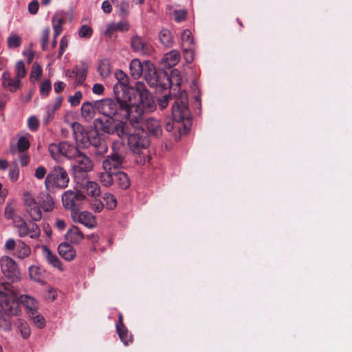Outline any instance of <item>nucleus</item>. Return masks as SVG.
<instances>
[{
  "label": "nucleus",
  "instance_id": "f704fd0d",
  "mask_svg": "<svg viewBox=\"0 0 352 352\" xmlns=\"http://www.w3.org/2000/svg\"><path fill=\"white\" fill-rule=\"evenodd\" d=\"M16 204L15 201H10L7 202L5 210H4V216L7 219H14L16 217H18L16 214Z\"/></svg>",
  "mask_w": 352,
  "mask_h": 352
},
{
  "label": "nucleus",
  "instance_id": "dca6fc26",
  "mask_svg": "<svg viewBox=\"0 0 352 352\" xmlns=\"http://www.w3.org/2000/svg\"><path fill=\"white\" fill-rule=\"evenodd\" d=\"M131 46L133 52L144 55H150L153 50L151 45L144 38L138 35L131 38Z\"/></svg>",
  "mask_w": 352,
  "mask_h": 352
},
{
  "label": "nucleus",
  "instance_id": "6ab92c4d",
  "mask_svg": "<svg viewBox=\"0 0 352 352\" xmlns=\"http://www.w3.org/2000/svg\"><path fill=\"white\" fill-rule=\"evenodd\" d=\"M1 79L3 87L8 88L11 92L16 91L21 85V81L16 77L12 79L10 73L7 71L3 73Z\"/></svg>",
  "mask_w": 352,
  "mask_h": 352
},
{
  "label": "nucleus",
  "instance_id": "412c9836",
  "mask_svg": "<svg viewBox=\"0 0 352 352\" xmlns=\"http://www.w3.org/2000/svg\"><path fill=\"white\" fill-rule=\"evenodd\" d=\"M113 184L122 190H126L130 187L131 182L126 173L119 171L115 172Z\"/></svg>",
  "mask_w": 352,
  "mask_h": 352
},
{
  "label": "nucleus",
  "instance_id": "864d4df0",
  "mask_svg": "<svg viewBox=\"0 0 352 352\" xmlns=\"http://www.w3.org/2000/svg\"><path fill=\"white\" fill-rule=\"evenodd\" d=\"M50 28H45L42 32L41 37V48L43 51H45L47 47V43L50 36Z\"/></svg>",
  "mask_w": 352,
  "mask_h": 352
},
{
  "label": "nucleus",
  "instance_id": "6e6d98bb",
  "mask_svg": "<svg viewBox=\"0 0 352 352\" xmlns=\"http://www.w3.org/2000/svg\"><path fill=\"white\" fill-rule=\"evenodd\" d=\"M173 16L175 21L179 23L186 19V12L184 10H175Z\"/></svg>",
  "mask_w": 352,
  "mask_h": 352
},
{
  "label": "nucleus",
  "instance_id": "603ef678",
  "mask_svg": "<svg viewBox=\"0 0 352 352\" xmlns=\"http://www.w3.org/2000/svg\"><path fill=\"white\" fill-rule=\"evenodd\" d=\"M19 329L21 333V336L26 339L30 336V329L28 324L25 322H20L19 325Z\"/></svg>",
  "mask_w": 352,
  "mask_h": 352
},
{
  "label": "nucleus",
  "instance_id": "2eb2a0df",
  "mask_svg": "<svg viewBox=\"0 0 352 352\" xmlns=\"http://www.w3.org/2000/svg\"><path fill=\"white\" fill-rule=\"evenodd\" d=\"M113 93L118 102L130 104L134 95V89L129 86L116 83L113 86Z\"/></svg>",
  "mask_w": 352,
  "mask_h": 352
},
{
  "label": "nucleus",
  "instance_id": "9b49d317",
  "mask_svg": "<svg viewBox=\"0 0 352 352\" xmlns=\"http://www.w3.org/2000/svg\"><path fill=\"white\" fill-rule=\"evenodd\" d=\"M48 151L52 157L56 160L60 156L73 160L80 153L76 146L67 141H63L58 144L51 143L48 146Z\"/></svg>",
  "mask_w": 352,
  "mask_h": 352
},
{
  "label": "nucleus",
  "instance_id": "cd10ccee",
  "mask_svg": "<svg viewBox=\"0 0 352 352\" xmlns=\"http://www.w3.org/2000/svg\"><path fill=\"white\" fill-rule=\"evenodd\" d=\"M114 171L104 170L98 173L100 182L105 187H109L114 183Z\"/></svg>",
  "mask_w": 352,
  "mask_h": 352
},
{
  "label": "nucleus",
  "instance_id": "09e8293b",
  "mask_svg": "<svg viewBox=\"0 0 352 352\" xmlns=\"http://www.w3.org/2000/svg\"><path fill=\"white\" fill-rule=\"evenodd\" d=\"M82 98V94L80 91H76L74 96H70L68 98V102L72 107H76L80 103Z\"/></svg>",
  "mask_w": 352,
  "mask_h": 352
},
{
  "label": "nucleus",
  "instance_id": "c9c22d12",
  "mask_svg": "<svg viewBox=\"0 0 352 352\" xmlns=\"http://www.w3.org/2000/svg\"><path fill=\"white\" fill-rule=\"evenodd\" d=\"M98 71L103 78H107L111 74V65L108 59H103L99 62Z\"/></svg>",
  "mask_w": 352,
  "mask_h": 352
},
{
  "label": "nucleus",
  "instance_id": "2f4dec72",
  "mask_svg": "<svg viewBox=\"0 0 352 352\" xmlns=\"http://www.w3.org/2000/svg\"><path fill=\"white\" fill-rule=\"evenodd\" d=\"M30 248L24 242L19 240L16 243L15 254L20 258L28 257L30 254Z\"/></svg>",
  "mask_w": 352,
  "mask_h": 352
},
{
  "label": "nucleus",
  "instance_id": "c85d7f7f",
  "mask_svg": "<svg viewBox=\"0 0 352 352\" xmlns=\"http://www.w3.org/2000/svg\"><path fill=\"white\" fill-rule=\"evenodd\" d=\"M43 254L47 262L53 267L60 269L61 263L59 258L47 247L43 248Z\"/></svg>",
  "mask_w": 352,
  "mask_h": 352
},
{
  "label": "nucleus",
  "instance_id": "a19ab883",
  "mask_svg": "<svg viewBox=\"0 0 352 352\" xmlns=\"http://www.w3.org/2000/svg\"><path fill=\"white\" fill-rule=\"evenodd\" d=\"M115 77L117 80L118 84L122 85L124 86H129V80L128 76L122 70H117L115 72Z\"/></svg>",
  "mask_w": 352,
  "mask_h": 352
},
{
  "label": "nucleus",
  "instance_id": "f3484780",
  "mask_svg": "<svg viewBox=\"0 0 352 352\" xmlns=\"http://www.w3.org/2000/svg\"><path fill=\"white\" fill-rule=\"evenodd\" d=\"M144 124L151 136L160 138L162 135V126L158 120L150 118L146 120H144L142 126Z\"/></svg>",
  "mask_w": 352,
  "mask_h": 352
},
{
  "label": "nucleus",
  "instance_id": "9d476101",
  "mask_svg": "<svg viewBox=\"0 0 352 352\" xmlns=\"http://www.w3.org/2000/svg\"><path fill=\"white\" fill-rule=\"evenodd\" d=\"M113 153L108 155L102 162V168L104 170L119 172L125 161V152L123 145L112 146Z\"/></svg>",
  "mask_w": 352,
  "mask_h": 352
},
{
  "label": "nucleus",
  "instance_id": "72a5a7b5",
  "mask_svg": "<svg viewBox=\"0 0 352 352\" xmlns=\"http://www.w3.org/2000/svg\"><path fill=\"white\" fill-rule=\"evenodd\" d=\"M116 331L120 339L125 345H128L129 343L132 342V336L129 333L125 325L117 327Z\"/></svg>",
  "mask_w": 352,
  "mask_h": 352
},
{
  "label": "nucleus",
  "instance_id": "a211bd4d",
  "mask_svg": "<svg viewBox=\"0 0 352 352\" xmlns=\"http://www.w3.org/2000/svg\"><path fill=\"white\" fill-rule=\"evenodd\" d=\"M75 219H73L74 221H76L88 228H94L96 226V218L89 212L83 211V212H78V213L74 214Z\"/></svg>",
  "mask_w": 352,
  "mask_h": 352
},
{
  "label": "nucleus",
  "instance_id": "ddd939ff",
  "mask_svg": "<svg viewBox=\"0 0 352 352\" xmlns=\"http://www.w3.org/2000/svg\"><path fill=\"white\" fill-rule=\"evenodd\" d=\"M1 269L4 276L12 282L21 279V272L16 262L9 256H3L0 261Z\"/></svg>",
  "mask_w": 352,
  "mask_h": 352
},
{
  "label": "nucleus",
  "instance_id": "f8f14e48",
  "mask_svg": "<svg viewBox=\"0 0 352 352\" xmlns=\"http://www.w3.org/2000/svg\"><path fill=\"white\" fill-rule=\"evenodd\" d=\"M13 223L20 237L30 235L32 239H37L41 235L40 228L36 223H28L21 217H16Z\"/></svg>",
  "mask_w": 352,
  "mask_h": 352
},
{
  "label": "nucleus",
  "instance_id": "6e6552de",
  "mask_svg": "<svg viewBox=\"0 0 352 352\" xmlns=\"http://www.w3.org/2000/svg\"><path fill=\"white\" fill-rule=\"evenodd\" d=\"M136 131L129 133L126 130L124 136H127L128 146L129 149L135 154L140 155L143 150L146 149L150 145V140L147 133L144 130L142 126Z\"/></svg>",
  "mask_w": 352,
  "mask_h": 352
},
{
  "label": "nucleus",
  "instance_id": "338daca9",
  "mask_svg": "<svg viewBox=\"0 0 352 352\" xmlns=\"http://www.w3.org/2000/svg\"><path fill=\"white\" fill-rule=\"evenodd\" d=\"M54 87L55 92L58 94L64 90L65 84L63 82H56L54 83Z\"/></svg>",
  "mask_w": 352,
  "mask_h": 352
},
{
  "label": "nucleus",
  "instance_id": "ea45409f",
  "mask_svg": "<svg viewBox=\"0 0 352 352\" xmlns=\"http://www.w3.org/2000/svg\"><path fill=\"white\" fill-rule=\"evenodd\" d=\"M16 78L21 80L24 78L27 74V71L25 69V63L23 60H19L16 63Z\"/></svg>",
  "mask_w": 352,
  "mask_h": 352
},
{
  "label": "nucleus",
  "instance_id": "37998d69",
  "mask_svg": "<svg viewBox=\"0 0 352 352\" xmlns=\"http://www.w3.org/2000/svg\"><path fill=\"white\" fill-rule=\"evenodd\" d=\"M21 45V38L16 34H11L8 38V45L10 48H16Z\"/></svg>",
  "mask_w": 352,
  "mask_h": 352
},
{
  "label": "nucleus",
  "instance_id": "423d86ee",
  "mask_svg": "<svg viewBox=\"0 0 352 352\" xmlns=\"http://www.w3.org/2000/svg\"><path fill=\"white\" fill-rule=\"evenodd\" d=\"M69 177L66 170L60 166H55L47 175L45 187L48 192L62 190L68 186Z\"/></svg>",
  "mask_w": 352,
  "mask_h": 352
},
{
  "label": "nucleus",
  "instance_id": "4be33fe9",
  "mask_svg": "<svg viewBox=\"0 0 352 352\" xmlns=\"http://www.w3.org/2000/svg\"><path fill=\"white\" fill-rule=\"evenodd\" d=\"M88 65L86 63L82 62L80 65L75 66V85L79 86L83 84L87 75Z\"/></svg>",
  "mask_w": 352,
  "mask_h": 352
},
{
  "label": "nucleus",
  "instance_id": "c03bdc74",
  "mask_svg": "<svg viewBox=\"0 0 352 352\" xmlns=\"http://www.w3.org/2000/svg\"><path fill=\"white\" fill-rule=\"evenodd\" d=\"M5 314L0 311V327L3 329H9L11 326V322L9 318L11 314H8L3 309Z\"/></svg>",
  "mask_w": 352,
  "mask_h": 352
},
{
  "label": "nucleus",
  "instance_id": "4d7b16f0",
  "mask_svg": "<svg viewBox=\"0 0 352 352\" xmlns=\"http://www.w3.org/2000/svg\"><path fill=\"white\" fill-rule=\"evenodd\" d=\"M68 46V40L66 36H63L60 42L59 52L58 58H60Z\"/></svg>",
  "mask_w": 352,
  "mask_h": 352
},
{
  "label": "nucleus",
  "instance_id": "13d9d810",
  "mask_svg": "<svg viewBox=\"0 0 352 352\" xmlns=\"http://www.w3.org/2000/svg\"><path fill=\"white\" fill-rule=\"evenodd\" d=\"M55 111H54L51 107L49 105L47 108L46 115L43 118V122L45 124H47L50 121H52L54 117Z\"/></svg>",
  "mask_w": 352,
  "mask_h": 352
},
{
  "label": "nucleus",
  "instance_id": "a18cd8bd",
  "mask_svg": "<svg viewBox=\"0 0 352 352\" xmlns=\"http://www.w3.org/2000/svg\"><path fill=\"white\" fill-rule=\"evenodd\" d=\"M52 89L51 81L50 79H45L41 85L40 94L43 96H47Z\"/></svg>",
  "mask_w": 352,
  "mask_h": 352
},
{
  "label": "nucleus",
  "instance_id": "473e14b6",
  "mask_svg": "<svg viewBox=\"0 0 352 352\" xmlns=\"http://www.w3.org/2000/svg\"><path fill=\"white\" fill-rule=\"evenodd\" d=\"M45 270L36 265H32L29 267V274L32 279L37 282H41L44 278Z\"/></svg>",
  "mask_w": 352,
  "mask_h": 352
},
{
  "label": "nucleus",
  "instance_id": "aec40b11",
  "mask_svg": "<svg viewBox=\"0 0 352 352\" xmlns=\"http://www.w3.org/2000/svg\"><path fill=\"white\" fill-rule=\"evenodd\" d=\"M98 102V100L93 102H85L82 104L81 115L86 120H91L95 115V112L98 111V107H96V103Z\"/></svg>",
  "mask_w": 352,
  "mask_h": 352
},
{
  "label": "nucleus",
  "instance_id": "b1692460",
  "mask_svg": "<svg viewBox=\"0 0 352 352\" xmlns=\"http://www.w3.org/2000/svg\"><path fill=\"white\" fill-rule=\"evenodd\" d=\"M39 204L45 212H51L54 208V201L49 192H42L39 196Z\"/></svg>",
  "mask_w": 352,
  "mask_h": 352
},
{
  "label": "nucleus",
  "instance_id": "bf43d9fd",
  "mask_svg": "<svg viewBox=\"0 0 352 352\" xmlns=\"http://www.w3.org/2000/svg\"><path fill=\"white\" fill-rule=\"evenodd\" d=\"M39 3L37 0H33L28 5V11L31 14H36L38 12Z\"/></svg>",
  "mask_w": 352,
  "mask_h": 352
},
{
  "label": "nucleus",
  "instance_id": "f03ea898",
  "mask_svg": "<svg viewBox=\"0 0 352 352\" xmlns=\"http://www.w3.org/2000/svg\"><path fill=\"white\" fill-rule=\"evenodd\" d=\"M129 69L130 74L134 79H138L144 74V79L151 87L159 90L173 89L168 73L163 69L157 70L150 61L142 63L139 59L134 58L129 65Z\"/></svg>",
  "mask_w": 352,
  "mask_h": 352
},
{
  "label": "nucleus",
  "instance_id": "e433bc0d",
  "mask_svg": "<svg viewBox=\"0 0 352 352\" xmlns=\"http://www.w3.org/2000/svg\"><path fill=\"white\" fill-rule=\"evenodd\" d=\"M27 212L34 221H38L42 217L41 209L37 204H34L32 207L27 208Z\"/></svg>",
  "mask_w": 352,
  "mask_h": 352
},
{
  "label": "nucleus",
  "instance_id": "8fccbe9b",
  "mask_svg": "<svg viewBox=\"0 0 352 352\" xmlns=\"http://www.w3.org/2000/svg\"><path fill=\"white\" fill-rule=\"evenodd\" d=\"M30 148V142L25 137H21L17 142L19 151L23 153Z\"/></svg>",
  "mask_w": 352,
  "mask_h": 352
},
{
  "label": "nucleus",
  "instance_id": "680f3d73",
  "mask_svg": "<svg viewBox=\"0 0 352 352\" xmlns=\"http://www.w3.org/2000/svg\"><path fill=\"white\" fill-rule=\"evenodd\" d=\"M46 173H47V169L44 166H38V168H36V169L35 170L34 176L38 179H42L45 177Z\"/></svg>",
  "mask_w": 352,
  "mask_h": 352
},
{
  "label": "nucleus",
  "instance_id": "1a4fd4ad",
  "mask_svg": "<svg viewBox=\"0 0 352 352\" xmlns=\"http://www.w3.org/2000/svg\"><path fill=\"white\" fill-rule=\"evenodd\" d=\"M85 198V195L76 189L67 190L63 192L62 195L63 205L65 209L71 211L73 219H75L74 214L80 210V207Z\"/></svg>",
  "mask_w": 352,
  "mask_h": 352
},
{
  "label": "nucleus",
  "instance_id": "5701e85b",
  "mask_svg": "<svg viewBox=\"0 0 352 352\" xmlns=\"http://www.w3.org/2000/svg\"><path fill=\"white\" fill-rule=\"evenodd\" d=\"M58 251L60 256L67 261H72L74 258L76 251L69 244L63 243L58 247Z\"/></svg>",
  "mask_w": 352,
  "mask_h": 352
},
{
  "label": "nucleus",
  "instance_id": "0e129e2a",
  "mask_svg": "<svg viewBox=\"0 0 352 352\" xmlns=\"http://www.w3.org/2000/svg\"><path fill=\"white\" fill-rule=\"evenodd\" d=\"M104 90V87L102 84L96 83L92 87V91L95 94L101 95Z\"/></svg>",
  "mask_w": 352,
  "mask_h": 352
},
{
  "label": "nucleus",
  "instance_id": "f257e3e1",
  "mask_svg": "<svg viewBox=\"0 0 352 352\" xmlns=\"http://www.w3.org/2000/svg\"><path fill=\"white\" fill-rule=\"evenodd\" d=\"M98 112L104 116L97 118L94 124L96 129L105 133L116 134L122 138L126 133V123L130 122V104L118 102L117 100L106 98L96 103Z\"/></svg>",
  "mask_w": 352,
  "mask_h": 352
},
{
  "label": "nucleus",
  "instance_id": "052dcab7",
  "mask_svg": "<svg viewBox=\"0 0 352 352\" xmlns=\"http://www.w3.org/2000/svg\"><path fill=\"white\" fill-rule=\"evenodd\" d=\"M104 204L100 200L96 199L91 203V208L96 212H101L104 208Z\"/></svg>",
  "mask_w": 352,
  "mask_h": 352
},
{
  "label": "nucleus",
  "instance_id": "7c9ffc66",
  "mask_svg": "<svg viewBox=\"0 0 352 352\" xmlns=\"http://www.w3.org/2000/svg\"><path fill=\"white\" fill-rule=\"evenodd\" d=\"M81 184L84 186V188H85L88 195L96 197L100 195V187L96 182H89L86 179Z\"/></svg>",
  "mask_w": 352,
  "mask_h": 352
},
{
  "label": "nucleus",
  "instance_id": "39448f33",
  "mask_svg": "<svg viewBox=\"0 0 352 352\" xmlns=\"http://www.w3.org/2000/svg\"><path fill=\"white\" fill-rule=\"evenodd\" d=\"M134 89L139 95L140 102L136 104L132 102L129 104L130 124L134 129H139L144 123V114L153 112L157 106L144 82H137Z\"/></svg>",
  "mask_w": 352,
  "mask_h": 352
},
{
  "label": "nucleus",
  "instance_id": "a878e982",
  "mask_svg": "<svg viewBox=\"0 0 352 352\" xmlns=\"http://www.w3.org/2000/svg\"><path fill=\"white\" fill-rule=\"evenodd\" d=\"M179 59L180 55L179 52L175 50H173L165 54L162 61L165 67L171 68L177 65V63L179 61Z\"/></svg>",
  "mask_w": 352,
  "mask_h": 352
},
{
  "label": "nucleus",
  "instance_id": "58836bf2",
  "mask_svg": "<svg viewBox=\"0 0 352 352\" xmlns=\"http://www.w3.org/2000/svg\"><path fill=\"white\" fill-rule=\"evenodd\" d=\"M64 22V19L63 18H56V16H53L52 18V23H53V29H54V37L57 38L62 32V25Z\"/></svg>",
  "mask_w": 352,
  "mask_h": 352
},
{
  "label": "nucleus",
  "instance_id": "4c0bfd02",
  "mask_svg": "<svg viewBox=\"0 0 352 352\" xmlns=\"http://www.w3.org/2000/svg\"><path fill=\"white\" fill-rule=\"evenodd\" d=\"M102 199L108 209L113 210L116 207L117 200L113 195L111 193H105L103 195Z\"/></svg>",
  "mask_w": 352,
  "mask_h": 352
},
{
  "label": "nucleus",
  "instance_id": "4468645a",
  "mask_svg": "<svg viewBox=\"0 0 352 352\" xmlns=\"http://www.w3.org/2000/svg\"><path fill=\"white\" fill-rule=\"evenodd\" d=\"M87 138L89 145L93 147L92 153L96 156H102L107 153L108 146L106 141L99 136L96 131H90Z\"/></svg>",
  "mask_w": 352,
  "mask_h": 352
},
{
  "label": "nucleus",
  "instance_id": "3c124183",
  "mask_svg": "<svg viewBox=\"0 0 352 352\" xmlns=\"http://www.w3.org/2000/svg\"><path fill=\"white\" fill-rule=\"evenodd\" d=\"M93 30L92 28L87 25H83L80 27L79 30V36L80 38H90L92 35Z\"/></svg>",
  "mask_w": 352,
  "mask_h": 352
},
{
  "label": "nucleus",
  "instance_id": "69168bd1",
  "mask_svg": "<svg viewBox=\"0 0 352 352\" xmlns=\"http://www.w3.org/2000/svg\"><path fill=\"white\" fill-rule=\"evenodd\" d=\"M129 30V25L124 22H120L115 25L113 28V30H120L122 32H125Z\"/></svg>",
  "mask_w": 352,
  "mask_h": 352
},
{
  "label": "nucleus",
  "instance_id": "20e7f679",
  "mask_svg": "<svg viewBox=\"0 0 352 352\" xmlns=\"http://www.w3.org/2000/svg\"><path fill=\"white\" fill-rule=\"evenodd\" d=\"M172 120H168L165 129L170 132L177 128L179 135L182 133H186L191 125V113L188 108V98L187 92L182 90L179 96L175 98L172 106Z\"/></svg>",
  "mask_w": 352,
  "mask_h": 352
},
{
  "label": "nucleus",
  "instance_id": "5fc2aeb1",
  "mask_svg": "<svg viewBox=\"0 0 352 352\" xmlns=\"http://www.w3.org/2000/svg\"><path fill=\"white\" fill-rule=\"evenodd\" d=\"M28 125L31 131H35L39 126L38 120L35 116H32L28 119Z\"/></svg>",
  "mask_w": 352,
  "mask_h": 352
},
{
  "label": "nucleus",
  "instance_id": "79ce46f5",
  "mask_svg": "<svg viewBox=\"0 0 352 352\" xmlns=\"http://www.w3.org/2000/svg\"><path fill=\"white\" fill-rule=\"evenodd\" d=\"M179 96V94L178 96H172L171 94H170L169 95H164L161 98H159L157 100V104H158L160 109L163 110L165 108H166L170 100H174V102H175V98Z\"/></svg>",
  "mask_w": 352,
  "mask_h": 352
},
{
  "label": "nucleus",
  "instance_id": "bb28decb",
  "mask_svg": "<svg viewBox=\"0 0 352 352\" xmlns=\"http://www.w3.org/2000/svg\"><path fill=\"white\" fill-rule=\"evenodd\" d=\"M67 239L73 243L78 244L85 238L83 233L80 230L73 226L67 233Z\"/></svg>",
  "mask_w": 352,
  "mask_h": 352
},
{
  "label": "nucleus",
  "instance_id": "e2e57ef3",
  "mask_svg": "<svg viewBox=\"0 0 352 352\" xmlns=\"http://www.w3.org/2000/svg\"><path fill=\"white\" fill-rule=\"evenodd\" d=\"M119 7H120V11L121 14L123 16H126L129 13V3L126 1H122L120 3Z\"/></svg>",
  "mask_w": 352,
  "mask_h": 352
},
{
  "label": "nucleus",
  "instance_id": "de8ad7c7",
  "mask_svg": "<svg viewBox=\"0 0 352 352\" xmlns=\"http://www.w3.org/2000/svg\"><path fill=\"white\" fill-rule=\"evenodd\" d=\"M29 316L37 327L40 329L44 327L45 320L42 316L36 313V314H29Z\"/></svg>",
  "mask_w": 352,
  "mask_h": 352
},
{
  "label": "nucleus",
  "instance_id": "7ed1b4c3",
  "mask_svg": "<svg viewBox=\"0 0 352 352\" xmlns=\"http://www.w3.org/2000/svg\"><path fill=\"white\" fill-rule=\"evenodd\" d=\"M20 305L25 307L29 314L37 313L38 303L34 298L28 295L19 296L12 285L4 284L3 290H0V307L8 314L18 316L21 312Z\"/></svg>",
  "mask_w": 352,
  "mask_h": 352
},
{
  "label": "nucleus",
  "instance_id": "393cba45",
  "mask_svg": "<svg viewBox=\"0 0 352 352\" xmlns=\"http://www.w3.org/2000/svg\"><path fill=\"white\" fill-rule=\"evenodd\" d=\"M182 41L183 43V50L186 53L192 54V46L194 43L192 32L186 29L184 30L182 33Z\"/></svg>",
  "mask_w": 352,
  "mask_h": 352
},
{
  "label": "nucleus",
  "instance_id": "49530a36",
  "mask_svg": "<svg viewBox=\"0 0 352 352\" xmlns=\"http://www.w3.org/2000/svg\"><path fill=\"white\" fill-rule=\"evenodd\" d=\"M43 73L42 67L37 64L36 63H34L32 66V69L30 73V79L31 81H33V78L38 79Z\"/></svg>",
  "mask_w": 352,
  "mask_h": 352
},
{
  "label": "nucleus",
  "instance_id": "c756f323",
  "mask_svg": "<svg viewBox=\"0 0 352 352\" xmlns=\"http://www.w3.org/2000/svg\"><path fill=\"white\" fill-rule=\"evenodd\" d=\"M160 43L166 47H171L173 44L172 33L167 29H163L159 33Z\"/></svg>",
  "mask_w": 352,
  "mask_h": 352
},
{
  "label": "nucleus",
  "instance_id": "774afa93",
  "mask_svg": "<svg viewBox=\"0 0 352 352\" xmlns=\"http://www.w3.org/2000/svg\"><path fill=\"white\" fill-rule=\"evenodd\" d=\"M16 243L14 239H10L6 241L5 246L6 249L13 250L16 248Z\"/></svg>",
  "mask_w": 352,
  "mask_h": 352
},
{
  "label": "nucleus",
  "instance_id": "0eeeda50",
  "mask_svg": "<svg viewBox=\"0 0 352 352\" xmlns=\"http://www.w3.org/2000/svg\"><path fill=\"white\" fill-rule=\"evenodd\" d=\"M73 160L75 162L71 166L72 175L77 183H82L87 179V173L94 168L93 162L82 152Z\"/></svg>",
  "mask_w": 352,
  "mask_h": 352
}]
</instances>
